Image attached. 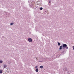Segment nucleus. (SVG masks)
Wrapping results in <instances>:
<instances>
[{"instance_id":"nucleus-12","label":"nucleus","mask_w":74,"mask_h":74,"mask_svg":"<svg viewBox=\"0 0 74 74\" xmlns=\"http://www.w3.org/2000/svg\"><path fill=\"white\" fill-rule=\"evenodd\" d=\"M37 67H38V66H35V68H37Z\"/></svg>"},{"instance_id":"nucleus-1","label":"nucleus","mask_w":74,"mask_h":74,"mask_svg":"<svg viewBox=\"0 0 74 74\" xmlns=\"http://www.w3.org/2000/svg\"><path fill=\"white\" fill-rule=\"evenodd\" d=\"M66 48L67 49H68V47L66 44H63L62 45V49H64Z\"/></svg>"},{"instance_id":"nucleus-7","label":"nucleus","mask_w":74,"mask_h":74,"mask_svg":"<svg viewBox=\"0 0 74 74\" xmlns=\"http://www.w3.org/2000/svg\"><path fill=\"white\" fill-rule=\"evenodd\" d=\"M6 65H5L4 66V68H5V67H6Z\"/></svg>"},{"instance_id":"nucleus-10","label":"nucleus","mask_w":74,"mask_h":74,"mask_svg":"<svg viewBox=\"0 0 74 74\" xmlns=\"http://www.w3.org/2000/svg\"><path fill=\"white\" fill-rule=\"evenodd\" d=\"M0 63H3V61L1 60L0 61Z\"/></svg>"},{"instance_id":"nucleus-5","label":"nucleus","mask_w":74,"mask_h":74,"mask_svg":"<svg viewBox=\"0 0 74 74\" xmlns=\"http://www.w3.org/2000/svg\"><path fill=\"white\" fill-rule=\"evenodd\" d=\"M40 69H43V66H40Z\"/></svg>"},{"instance_id":"nucleus-6","label":"nucleus","mask_w":74,"mask_h":74,"mask_svg":"<svg viewBox=\"0 0 74 74\" xmlns=\"http://www.w3.org/2000/svg\"><path fill=\"white\" fill-rule=\"evenodd\" d=\"M3 73V70H0V73Z\"/></svg>"},{"instance_id":"nucleus-3","label":"nucleus","mask_w":74,"mask_h":74,"mask_svg":"<svg viewBox=\"0 0 74 74\" xmlns=\"http://www.w3.org/2000/svg\"><path fill=\"white\" fill-rule=\"evenodd\" d=\"M62 46H60V48H59L60 50V49H62Z\"/></svg>"},{"instance_id":"nucleus-14","label":"nucleus","mask_w":74,"mask_h":74,"mask_svg":"<svg viewBox=\"0 0 74 74\" xmlns=\"http://www.w3.org/2000/svg\"><path fill=\"white\" fill-rule=\"evenodd\" d=\"M49 3H51V1H49Z\"/></svg>"},{"instance_id":"nucleus-13","label":"nucleus","mask_w":74,"mask_h":74,"mask_svg":"<svg viewBox=\"0 0 74 74\" xmlns=\"http://www.w3.org/2000/svg\"><path fill=\"white\" fill-rule=\"evenodd\" d=\"M73 49L74 50V46H73Z\"/></svg>"},{"instance_id":"nucleus-8","label":"nucleus","mask_w":74,"mask_h":74,"mask_svg":"<svg viewBox=\"0 0 74 74\" xmlns=\"http://www.w3.org/2000/svg\"><path fill=\"white\" fill-rule=\"evenodd\" d=\"M42 8H40V10H42Z\"/></svg>"},{"instance_id":"nucleus-2","label":"nucleus","mask_w":74,"mask_h":74,"mask_svg":"<svg viewBox=\"0 0 74 74\" xmlns=\"http://www.w3.org/2000/svg\"><path fill=\"white\" fill-rule=\"evenodd\" d=\"M28 40L29 42H32V41H33V39L31 38H29L28 39Z\"/></svg>"},{"instance_id":"nucleus-9","label":"nucleus","mask_w":74,"mask_h":74,"mask_svg":"<svg viewBox=\"0 0 74 74\" xmlns=\"http://www.w3.org/2000/svg\"><path fill=\"white\" fill-rule=\"evenodd\" d=\"M58 45H60V43H58Z\"/></svg>"},{"instance_id":"nucleus-4","label":"nucleus","mask_w":74,"mask_h":74,"mask_svg":"<svg viewBox=\"0 0 74 74\" xmlns=\"http://www.w3.org/2000/svg\"><path fill=\"white\" fill-rule=\"evenodd\" d=\"M36 72H38V69H36Z\"/></svg>"},{"instance_id":"nucleus-11","label":"nucleus","mask_w":74,"mask_h":74,"mask_svg":"<svg viewBox=\"0 0 74 74\" xmlns=\"http://www.w3.org/2000/svg\"><path fill=\"white\" fill-rule=\"evenodd\" d=\"M13 24H14V23H10L11 25H13Z\"/></svg>"}]
</instances>
